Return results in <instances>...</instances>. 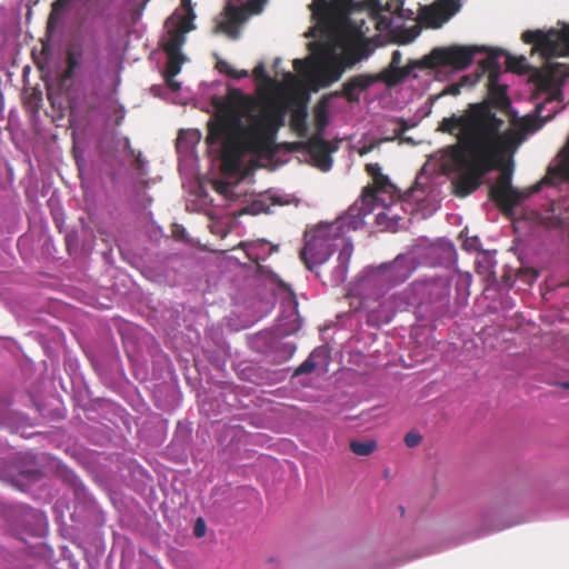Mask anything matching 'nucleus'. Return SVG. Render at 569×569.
Listing matches in <instances>:
<instances>
[{"label": "nucleus", "instance_id": "1", "mask_svg": "<svg viewBox=\"0 0 569 569\" xmlns=\"http://www.w3.org/2000/svg\"><path fill=\"white\" fill-rule=\"evenodd\" d=\"M505 121L496 118L486 106L472 104L466 114L443 118L437 131L457 137V142L442 150V167L456 177L452 192L465 198L476 192L485 177L493 170L500 173L489 188V198L503 212L511 211L521 200L540 190V183L523 192L512 187L513 153L521 137L513 129L503 131Z\"/></svg>", "mask_w": 569, "mask_h": 569}, {"label": "nucleus", "instance_id": "2", "mask_svg": "<svg viewBox=\"0 0 569 569\" xmlns=\"http://www.w3.org/2000/svg\"><path fill=\"white\" fill-rule=\"evenodd\" d=\"M381 11L380 0H312V18L333 34L325 42L312 43L313 59H295L293 68L322 88L338 81L347 69L353 68L372 52L371 41L349 18L357 7Z\"/></svg>", "mask_w": 569, "mask_h": 569}, {"label": "nucleus", "instance_id": "3", "mask_svg": "<svg viewBox=\"0 0 569 569\" xmlns=\"http://www.w3.org/2000/svg\"><path fill=\"white\" fill-rule=\"evenodd\" d=\"M252 104L250 97L238 89H230L222 100H214L217 113L207 124L206 142L221 143V160L224 167L237 169L243 156L272 157L276 151V133L282 116L270 108L250 118L244 126L242 117Z\"/></svg>", "mask_w": 569, "mask_h": 569}, {"label": "nucleus", "instance_id": "4", "mask_svg": "<svg viewBox=\"0 0 569 569\" xmlns=\"http://www.w3.org/2000/svg\"><path fill=\"white\" fill-rule=\"evenodd\" d=\"M486 47L451 44L436 47L422 58L426 69L450 68L456 71L468 69L477 53L486 52Z\"/></svg>", "mask_w": 569, "mask_h": 569}, {"label": "nucleus", "instance_id": "5", "mask_svg": "<svg viewBox=\"0 0 569 569\" xmlns=\"http://www.w3.org/2000/svg\"><path fill=\"white\" fill-rule=\"evenodd\" d=\"M521 40L533 44L545 59L569 56V26H563L561 30H527L521 34Z\"/></svg>", "mask_w": 569, "mask_h": 569}, {"label": "nucleus", "instance_id": "6", "mask_svg": "<svg viewBox=\"0 0 569 569\" xmlns=\"http://www.w3.org/2000/svg\"><path fill=\"white\" fill-rule=\"evenodd\" d=\"M305 246L300 251V258L307 269L325 263L332 254V237L330 226H318L305 233Z\"/></svg>", "mask_w": 569, "mask_h": 569}, {"label": "nucleus", "instance_id": "7", "mask_svg": "<svg viewBox=\"0 0 569 569\" xmlns=\"http://www.w3.org/2000/svg\"><path fill=\"white\" fill-rule=\"evenodd\" d=\"M416 269L412 257L399 254L392 262L385 263L371 270L367 276L368 283H386L396 286L405 282Z\"/></svg>", "mask_w": 569, "mask_h": 569}, {"label": "nucleus", "instance_id": "8", "mask_svg": "<svg viewBox=\"0 0 569 569\" xmlns=\"http://www.w3.org/2000/svg\"><path fill=\"white\" fill-rule=\"evenodd\" d=\"M402 54L399 50H395L391 54V61L388 68L380 71L378 78L380 82L386 83L388 87H393L401 83L415 69H426L421 60H410L405 67H400Z\"/></svg>", "mask_w": 569, "mask_h": 569}, {"label": "nucleus", "instance_id": "9", "mask_svg": "<svg viewBox=\"0 0 569 569\" xmlns=\"http://www.w3.org/2000/svg\"><path fill=\"white\" fill-rule=\"evenodd\" d=\"M303 147L319 169L327 171L331 168V153L335 151V148L329 141L325 140L319 134H313L305 142Z\"/></svg>", "mask_w": 569, "mask_h": 569}, {"label": "nucleus", "instance_id": "10", "mask_svg": "<svg viewBox=\"0 0 569 569\" xmlns=\"http://www.w3.org/2000/svg\"><path fill=\"white\" fill-rule=\"evenodd\" d=\"M506 57L507 69L510 71H521L525 67L526 59L523 57L516 58L507 53L502 49H491L488 57L482 60L481 66L485 70L491 72V76H499L501 66L498 61L499 57Z\"/></svg>", "mask_w": 569, "mask_h": 569}, {"label": "nucleus", "instance_id": "11", "mask_svg": "<svg viewBox=\"0 0 569 569\" xmlns=\"http://www.w3.org/2000/svg\"><path fill=\"white\" fill-rule=\"evenodd\" d=\"M380 81L378 74H357L349 78L341 88L340 94L349 102L359 101V92L367 90L375 82Z\"/></svg>", "mask_w": 569, "mask_h": 569}, {"label": "nucleus", "instance_id": "12", "mask_svg": "<svg viewBox=\"0 0 569 569\" xmlns=\"http://www.w3.org/2000/svg\"><path fill=\"white\" fill-rule=\"evenodd\" d=\"M490 76V86H489V101L481 102V106H486L490 113H492L496 118L500 119L493 111L492 107L500 109L502 111L507 110L510 107V99L507 94V89L503 86L497 83L498 76ZM473 103H470L468 109L462 113L466 114Z\"/></svg>", "mask_w": 569, "mask_h": 569}, {"label": "nucleus", "instance_id": "13", "mask_svg": "<svg viewBox=\"0 0 569 569\" xmlns=\"http://www.w3.org/2000/svg\"><path fill=\"white\" fill-rule=\"evenodd\" d=\"M365 170L373 180V184L367 187L365 193L373 201L379 200V193H388L393 189L389 178L381 172L379 163H367Z\"/></svg>", "mask_w": 569, "mask_h": 569}, {"label": "nucleus", "instance_id": "14", "mask_svg": "<svg viewBox=\"0 0 569 569\" xmlns=\"http://www.w3.org/2000/svg\"><path fill=\"white\" fill-rule=\"evenodd\" d=\"M423 292H429L430 295H436V306H435V313L441 312L443 307L447 303V298L449 295V284L446 280H437L431 281L422 287Z\"/></svg>", "mask_w": 569, "mask_h": 569}, {"label": "nucleus", "instance_id": "15", "mask_svg": "<svg viewBox=\"0 0 569 569\" xmlns=\"http://www.w3.org/2000/svg\"><path fill=\"white\" fill-rule=\"evenodd\" d=\"M260 11V1H248L243 7L229 6L227 8V17L234 24L243 22L249 14L258 13Z\"/></svg>", "mask_w": 569, "mask_h": 569}, {"label": "nucleus", "instance_id": "16", "mask_svg": "<svg viewBox=\"0 0 569 569\" xmlns=\"http://www.w3.org/2000/svg\"><path fill=\"white\" fill-rule=\"evenodd\" d=\"M421 18L428 27L433 29L440 28L446 21H448L436 3L429 7H423L421 10Z\"/></svg>", "mask_w": 569, "mask_h": 569}, {"label": "nucleus", "instance_id": "17", "mask_svg": "<svg viewBox=\"0 0 569 569\" xmlns=\"http://www.w3.org/2000/svg\"><path fill=\"white\" fill-rule=\"evenodd\" d=\"M186 41V37L181 30L172 29L168 32V38L163 44V50L166 54H177L182 53L181 47Z\"/></svg>", "mask_w": 569, "mask_h": 569}, {"label": "nucleus", "instance_id": "18", "mask_svg": "<svg viewBox=\"0 0 569 569\" xmlns=\"http://www.w3.org/2000/svg\"><path fill=\"white\" fill-rule=\"evenodd\" d=\"M376 305L378 307H382L383 303L379 301V299L370 300L368 298H365L360 301L359 309H365L368 311V321L369 322H379L380 320H386L388 316H381L379 315V311L376 308Z\"/></svg>", "mask_w": 569, "mask_h": 569}, {"label": "nucleus", "instance_id": "19", "mask_svg": "<svg viewBox=\"0 0 569 569\" xmlns=\"http://www.w3.org/2000/svg\"><path fill=\"white\" fill-rule=\"evenodd\" d=\"M264 247H266L264 241H250V242L241 241L237 247H234V249H237V248L242 249L247 259L250 262L258 263V261L260 259L259 250Z\"/></svg>", "mask_w": 569, "mask_h": 569}, {"label": "nucleus", "instance_id": "20", "mask_svg": "<svg viewBox=\"0 0 569 569\" xmlns=\"http://www.w3.org/2000/svg\"><path fill=\"white\" fill-rule=\"evenodd\" d=\"M350 450L361 457H367L371 455L378 447L376 440H367V441H357L352 440L350 441Z\"/></svg>", "mask_w": 569, "mask_h": 569}, {"label": "nucleus", "instance_id": "21", "mask_svg": "<svg viewBox=\"0 0 569 569\" xmlns=\"http://www.w3.org/2000/svg\"><path fill=\"white\" fill-rule=\"evenodd\" d=\"M168 61L166 64V71L164 73L169 74V77H176L180 71L181 67L186 60L184 56L182 53L177 54H167Z\"/></svg>", "mask_w": 569, "mask_h": 569}, {"label": "nucleus", "instance_id": "22", "mask_svg": "<svg viewBox=\"0 0 569 569\" xmlns=\"http://www.w3.org/2000/svg\"><path fill=\"white\" fill-rule=\"evenodd\" d=\"M437 7L440 9L446 19L449 20L453 14H456L460 9L459 0H438L436 2Z\"/></svg>", "mask_w": 569, "mask_h": 569}, {"label": "nucleus", "instance_id": "23", "mask_svg": "<svg viewBox=\"0 0 569 569\" xmlns=\"http://www.w3.org/2000/svg\"><path fill=\"white\" fill-rule=\"evenodd\" d=\"M352 252H353L352 243L350 241H345L339 251V254H338V262H339L338 269L339 270L345 271L348 269V264L351 259Z\"/></svg>", "mask_w": 569, "mask_h": 569}, {"label": "nucleus", "instance_id": "24", "mask_svg": "<svg viewBox=\"0 0 569 569\" xmlns=\"http://www.w3.org/2000/svg\"><path fill=\"white\" fill-rule=\"evenodd\" d=\"M328 124V113L325 107H316L315 109V134L322 137V133Z\"/></svg>", "mask_w": 569, "mask_h": 569}, {"label": "nucleus", "instance_id": "25", "mask_svg": "<svg viewBox=\"0 0 569 569\" xmlns=\"http://www.w3.org/2000/svg\"><path fill=\"white\" fill-rule=\"evenodd\" d=\"M217 69L219 72L224 73L233 79H242L248 77L247 70L237 71L224 60H219L217 62Z\"/></svg>", "mask_w": 569, "mask_h": 569}, {"label": "nucleus", "instance_id": "26", "mask_svg": "<svg viewBox=\"0 0 569 569\" xmlns=\"http://www.w3.org/2000/svg\"><path fill=\"white\" fill-rule=\"evenodd\" d=\"M196 18V14L192 9H190V12H188L179 22V27L177 30H181L184 34L186 32H189L194 29V24L192 23L193 19Z\"/></svg>", "mask_w": 569, "mask_h": 569}, {"label": "nucleus", "instance_id": "27", "mask_svg": "<svg viewBox=\"0 0 569 569\" xmlns=\"http://www.w3.org/2000/svg\"><path fill=\"white\" fill-rule=\"evenodd\" d=\"M293 127L298 132L299 137H305L307 134V123H306V113L293 116Z\"/></svg>", "mask_w": 569, "mask_h": 569}, {"label": "nucleus", "instance_id": "28", "mask_svg": "<svg viewBox=\"0 0 569 569\" xmlns=\"http://www.w3.org/2000/svg\"><path fill=\"white\" fill-rule=\"evenodd\" d=\"M316 369V363L309 357L306 359L300 366H298L293 372V376L308 375L311 373Z\"/></svg>", "mask_w": 569, "mask_h": 569}, {"label": "nucleus", "instance_id": "29", "mask_svg": "<svg viewBox=\"0 0 569 569\" xmlns=\"http://www.w3.org/2000/svg\"><path fill=\"white\" fill-rule=\"evenodd\" d=\"M220 30L224 33H227L228 36L232 37V38H236L237 34H238V31H237V24H234L232 21H230L229 19H227L226 21H222L220 22L218 26H217V31Z\"/></svg>", "mask_w": 569, "mask_h": 569}, {"label": "nucleus", "instance_id": "30", "mask_svg": "<svg viewBox=\"0 0 569 569\" xmlns=\"http://www.w3.org/2000/svg\"><path fill=\"white\" fill-rule=\"evenodd\" d=\"M480 239L478 237L466 238L462 241V249L466 251H478L480 248Z\"/></svg>", "mask_w": 569, "mask_h": 569}, {"label": "nucleus", "instance_id": "31", "mask_svg": "<svg viewBox=\"0 0 569 569\" xmlns=\"http://www.w3.org/2000/svg\"><path fill=\"white\" fill-rule=\"evenodd\" d=\"M422 440V437L415 431H410L405 436V443L409 448L417 447Z\"/></svg>", "mask_w": 569, "mask_h": 569}, {"label": "nucleus", "instance_id": "32", "mask_svg": "<svg viewBox=\"0 0 569 569\" xmlns=\"http://www.w3.org/2000/svg\"><path fill=\"white\" fill-rule=\"evenodd\" d=\"M206 531H207V526H206L204 520L202 518H198L193 526V535L197 538H201L206 535Z\"/></svg>", "mask_w": 569, "mask_h": 569}, {"label": "nucleus", "instance_id": "33", "mask_svg": "<svg viewBox=\"0 0 569 569\" xmlns=\"http://www.w3.org/2000/svg\"><path fill=\"white\" fill-rule=\"evenodd\" d=\"M253 76L257 80H260V81L269 80L264 64L262 62H260L258 66H256V68L253 69Z\"/></svg>", "mask_w": 569, "mask_h": 569}, {"label": "nucleus", "instance_id": "34", "mask_svg": "<svg viewBox=\"0 0 569 569\" xmlns=\"http://www.w3.org/2000/svg\"><path fill=\"white\" fill-rule=\"evenodd\" d=\"M521 129L526 132L536 131L538 129L536 119L530 118V117L523 118L522 123H521Z\"/></svg>", "mask_w": 569, "mask_h": 569}, {"label": "nucleus", "instance_id": "35", "mask_svg": "<svg viewBox=\"0 0 569 569\" xmlns=\"http://www.w3.org/2000/svg\"><path fill=\"white\" fill-rule=\"evenodd\" d=\"M382 142V140H375L368 144H363L362 147H360L358 149V153L359 156H365L369 152H371L372 150H375L376 148H378L380 146V143Z\"/></svg>", "mask_w": 569, "mask_h": 569}, {"label": "nucleus", "instance_id": "36", "mask_svg": "<svg viewBox=\"0 0 569 569\" xmlns=\"http://www.w3.org/2000/svg\"><path fill=\"white\" fill-rule=\"evenodd\" d=\"M250 211L252 213L257 214V213H261V212H267L268 208L264 206V203L262 201H254L250 206Z\"/></svg>", "mask_w": 569, "mask_h": 569}, {"label": "nucleus", "instance_id": "37", "mask_svg": "<svg viewBox=\"0 0 569 569\" xmlns=\"http://www.w3.org/2000/svg\"><path fill=\"white\" fill-rule=\"evenodd\" d=\"M164 77H166V82H167V86L172 90V91H178L180 90V82H178L174 78L176 77H169V74L164 73Z\"/></svg>", "mask_w": 569, "mask_h": 569}, {"label": "nucleus", "instance_id": "38", "mask_svg": "<svg viewBox=\"0 0 569 569\" xmlns=\"http://www.w3.org/2000/svg\"><path fill=\"white\" fill-rule=\"evenodd\" d=\"M67 67L73 70L78 67V60L71 52H68L67 56Z\"/></svg>", "mask_w": 569, "mask_h": 569}, {"label": "nucleus", "instance_id": "39", "mask_svg": "<svg viewBox=\"0 0 569 569\" xmlns=\"http://www.w3.org/2000/svg\"><path fill=\"white\" fill-rule=\"evenodd\" d=\"M435 250H442L448 258H451L455 254V248L452 244H446L442 247L435 248Z\"/></svg>", "mask_w": 569, "mask_h": 569}, {"label": "nucleus", "instance_id": "40", "mask_svg": "<svg viewBox=\"0 0 569 569\" xmlns=\"http://www.w3.org/2000/svg\"><path fill=\"white\" fill-rule=\"evenodd\" d=\"M551 83V77L549 74L541 76L539 79V84L542 88H547Z\"/></svg>", "mask_w": 569, "mask_h": 569}, {"label": "nucleus", "instance_id": "41", "mask_svg": "<svg viewBox=\"0 0 569 569\" xmlns=\"http://www.w3.org/2000/svg\"><path fill=\"white\" fill-rule=\"evenodd\" d=\"M73 72H74L73 69H70V68L67 67V69L63 71L62 80L71 79L73 77Z\"/></svg>", "mask_w": 569, "mask_h": 569}, {"label": "nucleus", "instance_id": "42", "mask_svg": "<svg viewBox=\"0 0 569 569\" xmlns=\"http://www.w3.org/2000/svg\"><path fill=\"white\" fill-rule=\"evenodd\" d=\"M181 6L186 8L187 13L190 12V9H192L191 0H181Z\"/></svg>", "mask_w": 569, "mask_h": 569}, {"label": "nucleus", "instance_id": "43", "mask_svg": "<svg viewBox=\"0 0 569 569\" xmlns=\"http://www.w3.org/2000/svg\"><path fill=\"white\" fill-rule=\"evenodd\" d=\"M136 162L138 164V168L141 169L142 164H143V160H142V156L141 153L139 152L138 156L136 157Z\"/></svg>", "mask_w": 569, "mask_h": 569}, {"label": "nucleus", "instance_id": "44", "mask_svg": "<svg viewBox=\"0 0 569 569\" xmlns=\"http://www.w3.org/2000/svg\"><path fill=\"white\" fill-rule=\"evenodd\" d=\"M401 132H403L405 130H407V123L405 120H401Z\"/></svg>", "mask_w": 569, "mask_h": 569}, {"label": "nucleus", "instance_id": "45", "mask_svg": "<svg viewBox=\"0 0 569 569\" xmlns=\"http://www.w3.org/2000/svg\"><path fill=\"white\" fill-rule=\"evenodd\" d=\"M70 108L71 110L77 109V103L73 100L70 101Z\"/></svg>", "mask_w": 569, "mask_h": 569}, {"label": "nucleus", "instance_id": "46", "mask_svg": "<svg viewBox=\"0 0 569 569\" xmlns=\"http://www.w3.org/2000/svg\"><path fill=\"white\" fill-rule=\"evenodd\" d=\"M541 183H551L549 177H545L541 181Z\"/></svg>", "mask_w": 569, "mask_h": 569}, {"label": "nucleus", "instance_id": "47", "mask_svg": "<svg viewBox=\"0 0 569 569\" xmlns=\"http://www.w3.org/2000/svg\"><path fill=\"white\" fill-rule=\"evenodd\" d=\"M562 386H563L566 389H569V382H565Z\"/></svg>", "mask_w": 569, "mask_h": 569}]
</instances>
